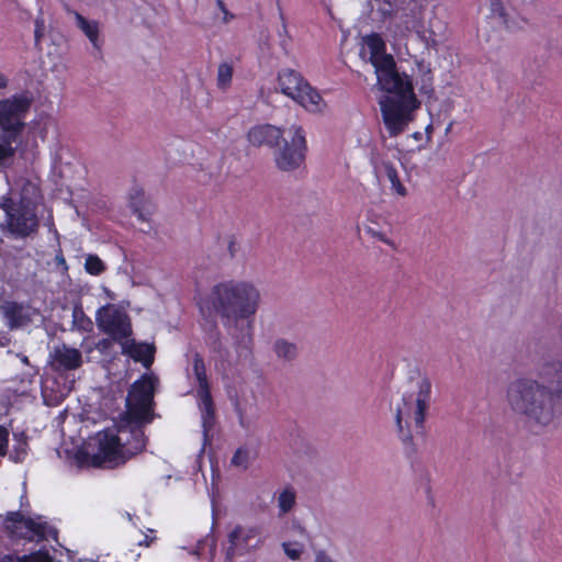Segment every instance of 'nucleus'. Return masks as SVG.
<instances>
[{"label": "nucleus", "mask_w": 562, "mask_h": 562, "mask_svg": "<svg viewBox=\"0 0 562 562\" xmlns=\"http://www.w3.org/2000/svg\"><path fill=\"white\" fill-rule=\"evenodd\" d=\"M505 401L529 431H546L555 423L562 403V362L542 359L531 372L514 378L506 386Z\"/></svg>", "instance_id": "1"}, {"label": "nucleus", "mask_w": 562, "mask_h": 562, "mask_svg": "<svg viewBox=\"0 0 562 562\" xmlns=\"http://www.w3.org/2000/svg\"><path fill=\"white\" fill-rule=\"evenodd\" d=\"M259 291L245 281H223L215 284L210 294L201 300V313L216 314L228 330L239 352L250 350L254 318L259 307Z\"/></svg>", "instance_id": "2"}, {"label": "nucleus", "mask_w": 562, "mask_h": 562, "mask_svg": "<svg viewBox=\"0 0 562 562\" xmlns=\"http://www.w3.org/2000/svg\"><path fill=\"white\" fill-rule=\"evenodd\" d=\"M378 85L386 92L379 101L383 123L391 137L402 134L419 106L411 79L396 70L395 61L375 71Z\"/></svg>", "instance_id": "3"}, {"label": "nucleus", "mask_w": 562, "mask_h": 562, "mask_svg": "<svg viewBox=\"0 0 562 562\" xmlns=\"http://www.w3.org/2000/svg\"><path fill=\"white\" fill-rule=\"evenodd\" d=\"M412 389L402 396L401 404L395 412V425L397 435L411 453H416L409 420H413L417 434H425L426 413L430 405L431 382L426 375L411 380Z\"/></svg>", "instance_id": "4"}, {"label": "nucleus", "mask_w": 562, "mask_h": 562, "mask_svg": "<svg viewBox=\"0 0 562 562\" xmlns=\"http://www.w3.org/2000/svg\"><path fill=\"white\" fill-rule=\"evenodd\" d=\"M157 383L153 373H143L132 383L126 396V416L131 424L145 426L153 422Z\"/></svg>", "instance_id": "5"}, {"label": "nucleus", "mask_w": 562, "mask_h": 562, "mask_svg": "<svg viewBox=\"0 0 562 562\" xmlns=\"http://www.w3.org/2000/svg\"><path fill=\"white\" fill-rule=\"evenodd\" d=\"M3 528L12 540H24L27 542H42L46 540H58V530L43 521L42 517L37 520L25 517L22 512H8L3 519Z\"/></svg>", "instance_id": "6"}, {"label": "nucleus", "mask_w": 562, "mask_h": 562, "mask_svg": "<svg viewBox=\"0 0 562 562\" xmlns=\"http://www.w3.org/2000/svg\"><path fill=\"white\" fill-rule=\"evenodd\" d=\"M0 209L5 213L9 232L15 237L25 238L37 232L40 223L36 206L30 199L22 196L14 201L3 195Z\"/></svg>", "instance_id": "7"}, {"label": "nucleus", "mask_w": 562, "mask_h": 562, "mask_svg": "<svg viewBox=\"0 0 562 562\" xmlns=\"http://www.w3.org/2000/svg\"><path fill=\"white\" fill-rule=\"evenodd\" d=\"M33 103L34 97L30 91H22L1 99L0 132L21 138Z\"/></svg>", "instance_id": "8"}, {"label": "nucleus", "mask_w": 562, "mask_h": 562, "mask_svg": "<svg viewBox=\"0 0 562 562\" xmlns=\"http://www.w3.org/2000/svg\"><path fill=\"white\" fill-rule=\"evenodd\" d=\"M283 94L312 113L321 112L325 106L321 94L311 87L300 72L293 69L283 74Z\"/></svg>", "instance_id": "9"}, {"label": "nucleus", "mask_w": 562, "mask_h": 562, "mask_svg": "<svg viewBox=\"0 0 562 562\" xmlns=\"http://www.w3.org/2000/svg\"><path fill=\"white\" fill-rule=\"evenodd\" d=\"M192 369L198 382L196 396L200 400L202 427L204 436L206 437L215 425V408L206 374V367L200 353L193 356Z\"/></svg>", "instance_id": "10"}, {"label": "nucleus", "mask_w": 562, "mask_h": 562, "mask_svg": "<svg viewBox=\"0 0 562 562\" xmlns=\"http://www.w3.org/2000/svg\"><path fill=\"white\" fill-rule=\"evenodd\" d=\"M262 543V532L257 526L236 525L227 536L225 562H233L236 557H243Z\"/></svg>", "instance_id": "11"}, {"label": "nucleus", "mask_w": 562, "mask_h": 562, "mask_svg": "<svg viewBox=\"0 0 562 562\" xmlns=\"http://www.w3.org/2000/svg\"><path fill=\"white\" fill-rule=\"evenodd\" d=\"M289 139H283V171L305 170L307 144L302 126L292 125L288 131Z\"/></svg>", "instance_id": "12"}, {"label": "nucleus", "mask_w": 562, "mask_h": 562, "mask_svg": "<svg viewBox=\"0 0 562 562\" xmlns=\"http://www.w3.org/2000/svg\"><path fill=\"white\" fill-rule=\"evenodd\" d=\"M126 462L125 452L119 435L113 431H104L99 439L98 451L92 454L90 464L93 468H115Z\"/></svg>", "instance_id": "13"}, {"label": "nucleus", "mask_w": 562, "mask_h": 562, "mask_svg": "<svg viewBox=\"0 0 562 562\" xmlns=\"http://www.w3.org/2000/svg\"><path fill=\"white\" fill-rule=\"evenodd\" d=\"M98 324L104 333L120 345L132 336L131 322L126 315L116 312L106 314L104 317H98Z\"/></svg>", "instance_id": "14"}, {"label": "nucleus", "mask_w": 562, "mask_h": 562, "mask_svg": "<svg viewBox=\"0 0 562 562\" xmlns=\"http://www.w3.org/2000/svg\"><path fill=\"white\" fill-rule=\"evenodd\" d=\"M122 353L133 361L142 363L145 369H150L155 361L156 347L154 344L136 341L134 338L121 342Z\"/></svg>", "instance_id": "15"}, {"label": "nucleus", "mask_w": 562, "mask_h": 562, "mask_svg": "<svg viewBox=\"0 0 562 562\" xmlns=\"http://www.w3.org/2000/svg\"><path fill=\"white\" fill-rule=\"evenodd\" d=\"M50 359L52 370L59 373L76 370L82 364L81 352L66 345L56 347L50 353Z\"/></svg>", "instance_id": "16"}, {"label": "nucleus", "mask_w": 562, "mask_h": 562, "mask_svg": "<svg viewBox=\"0 0 562 562\" xmlns=\"http://www.w3.org/2000/svg\"><path fill=\"white\" fill-rule=\"evenodd\" d=\"M363 41L370 52L369 61L375 71L393 65L394 58L385 53V43L379 34L372 33L366 36Z\"/></svg>", "instance_id": "17"}, {"label": "nucleus", "mask_w": 562, "mask_h": 562, "mask_svg": "<svg viewBox=\"0 0 562 562\" xmlns=\"http://www.w3.org/2000/svg\"><path fill=\"white\" fill-rule=\"evenodd\" d=\"M280 138L281 128L270 124L257 125L248 132V140L254 146L274 147L279 144Z\"/></svg>", "instance_id": "18"}, {"label": "nucleus", "mask_w": 562, "mask_h": 562, "mask_svg": "<svg viewBox=\"0 0 562 562\" xmlns=\"http://www.w3.org/2000/svg\"><path fill=\"white\" fill-rule=\"evenodd\" d=\"M288 447L292 456L300 461L311 459L315 454L314 448L299 429L289 431Z\"/></svg>", "instance_id": "19"}, {"label": "nucleus", "mask_w": 562, "mask_h": 562, "mask_svg": "<svg viewBox=\"0 0 562 562\" xmlns=\"http://www.w3.org/2000/svg\"><path fill=\"white\" fill-rule=\"evenodd\" d=\"M1 312L10 328H20L31 322L30 314L23 304L7 301L1 305Z\"/></svg>", "instance_id": "20"}, {"label": "nucleus", "mask_w": 562, "mask_h": 562, "mask_svg": "<svg viewBox=\"0 0 562 562\" xmlns=\"http://www.w3.org/2000/svg\"><path fill=\"white\" fill-rule=\"evenodd\" d=\"M130 206L137 218L143 222H147L148 216L154 212L153 203L145 196L144 190L138 186L131 190Z\"/></svg>", "instance_id": "21"}, {"label": "nucleus", "mask_w": 562, "mask_h": 562, "mask_svg": "<svg viewBox=\"0 0 562 562\" xmlns=\"http://www.w3.org/2000/svg\"><path fill=\"white\" fill-rule=\"evenodd\" d=\"M370 161H371V165L376 173H379L381 171V169L384 170L387 179L390 180V182L392 184V189L397 194H400L401 196L406 195V189L402 184L400 177L397 175V171L391 162L380 161L379 154L374 150L371 151Z\"/></svg>", "instance_id": "22"}, {"label": "nucleus", "mask_w": 562, "mask_h": 562, "mask_svg": "<svg viewBox=\"0 0 562 562\" xmlns=\"http://www.w3.org/2000/svg\"><path fill=\"white\" fill-rule=\"evenodd\" d=\"M143 426H137L136 429H132L130 438L122 442V449L125 452L126 461L131 458L142 453L146 449L147 437L145 436Z\"/></svg>", "instance_id": "23"}, {"label": "nucleus", "mask_w": 562, "mask_h": 562, "mask_svg": "<svg viewBox=\"0 0 562 562\" xmlns=\"http://www.w3.org/2000/svg\"><path fill=\"white\" fill-rule=\"evenodd\" d=\"M67 13L72 14L76 19L77 26L86 34L91 44L99 48V25L95 21H88L79 12L71 10L68 5H65Z\"/></svg>", "instance_id": "24"}, {"label": "nucleus", "mask_w": 562, "mask_h": 562, "mask_svg": "<svg viewBox=\"0 0 562 562\" xmlns=\"http://www.w3.org/2000/svg\"><path fill=\"white\" fill-rule=\"evenodd\" d=\"M20 138L0 132V171L14 157L16 148L13 146Z\"/></svg>", "instance_id": "25"}, {"label": "nucleus", "mask_w": 562, "mask_h": 562, "mask_svg": "<svg viewBox=\"0 0 562 562\" xmlns=\"http://www.w3.org/2000/svg\"><path fill=\"white\" fill-rule=\"evenodd\" d=\"M27 436L24 431L14 432L13 434V447L12 451L10 453V459L15 462L20 463L23 462L27 456L29 450V441Z\"/></svg>", "instance_id": "26"}, {"label": "nucleus", "mask_w": 562, "mask_h": 562, "mask_svg": "<svg viewBox=\"0 0 562 562\" xmlns=\"http://www.w3.org/2000/svg\"><path fill=\"white\" fill-rule=\"evenodd\" d=\"M85 270L87 273L98 277L106 270V266L99 256L90 254L86 257Z\"/></svg>", "instance_id": "27"}, {"label": "nucleus", "mask_w": 562, "mask_h": 562, "mask_svg": "<svg viewBox=\"0 0 562 562\" xmlns=\"http://www.w3.org/2000/svg\"><path fill=\"white\" fill-rule=\"evenodd\" d=\"M283 551L291 560H300L305 552V543L303 541H283Z\"/></svg>", "instance_id": "28"}, {"label": "nucleus", "mask_w": 562, "mask_h": 562, "mask_svg": "<svg viewBox=\"0 0 562 562\" xmlns=\"http://www.w3.org/2000/svg\"><path fill=\"white\" fill-rule=\"evenodd\" d=\"M233 78V67L227 63H222L217 69V86L221 89L227 88Z\"/></svg>", "instance_id": "29"}, {"label": "nucleus", "mask_w": 562, "mask_h": 562, "mask_svg": "<svg viewBox=\"0 0 562 562\" xmlns=\"http://www.w3.org/2000/svg\"><path fill=\"white\" fill-rule=\"evenodd\" d=\"M206 345L210 348L211 352L222 355L223 353V344L221 339V333L217 329V326L214 325L213 329L210 331V335L206 339Z\"/></svg>", "instance_id": "30"}, {"label": "nucleus", "mask_w": 562, "mask_h": 562, "mask_svg": "<svg viewBox=\"0 0 562 562\" xmlns=\"http://www.w3.org/2000/svg\"><path fill=\"white\" fill-rule=\"evenodd\" d=\"M22 562H54L53 557L48 553L46 549H40L30 554H24L21 557Z\"/></svg>", "instance_id": "31"}, {"label": "nucleus", "mask_w": 562, "mask_h": 562, "mask_svg": "<svg viewBox=\"0 0 562 562\" xmlns=\"http://www.w3.org/2000/svg\"><path fill=\"white\" fill-rule=\"evenodd\" d=\"M232 464L236 467H243L244 469L248 468L249 464V451L245 447H239L233 458H232Z\"/></svg>", "instance_id": "32"}, {"label": "nucleus", "mask_w": 562, "mask_h": 562, "mask_svg": "<svg viewBox=\"0 0 562 562\" xmlns=\"http://www.w3.org/2000/svg\"><path fill=\"white\" fill-rule=\"evenodd\" d=\"M296 499V492L294 487L286 486L283 488V514L290 512L294 505Z\"/></svg>", "instance_id": "33"}, {"label": "nucleus", "mask_w": 562, "mask_h": 562, "mask_svg": "<svg viewBox=\"0 0 562 562\" xmlns=\"http://www.w3.org/2000/svg\"><path fill=\"white\" fill-rule=\"evenodd\" d=\"M299 346L294 342L283 341V360L291 361L297 358Z\"/></svg>", "instance_id": "34"}, {"label": "nucleus", "mask_w": 562, "mask_h": 562, "mask_svg": "<svg viewBox=\"0 0 562 562\" xmlns=\"http://www.w3.org/2000/svg\"><path fill=\"white\" fill-rule=\"evenodd\" d=\"M418 36L427 48H436L438 46V40L432 31L418 32Z\"/></svg>", "instance_id": "35"}, {"label": "nucleus", "mask_w": 562, "mask_h": 562, "mask_svg": "<svg viewBox=\"0 0 562 562\" xmlns=\"http://www.w3.org/2000/svg\"><path fill=\"white\" fill-rule=\"evenodd\" d=\"M234 411L238 417V424L241 428L248 429L249 428V422L246 418V412L244 407L241 406L240 402L236 398L234 401Z\"/></svg>", "instance_id": "36"}, {"label": "nucleus", "mask_w": 562, "mask_h": 562, "mask_svg": "<svg viewBox=\"0 0 562 562\" xmlns=\"http://www.w3.org/2000/svg\"><path fill=\"white\" fill-rule=\"evenodd\" d=\"M9 430L0 425V456L5 457L8 453Z\"/></svg>", "instance_id": "37"}, {"label": "nucleus", "mask_w": 562, "mask_h": 562, "mask_svg": "<svg viewBox=\"0 0 562 562\" xmlns=\"http://www.w3.org/2000/svg\"><path fill=\"white\" fill-rule=\"evenodd\" d=\"M366 232H367V234H369L371 237H373V238H376V239L381 240L382 243H384V244H386V245H389V246L393 247L394 249L396 248V247H395V244H394L391 239H389V238H387L383 233H381V232H379V231H375V229H374V228H372V227H368V228L366 229Z\"/></svg>", "instance_id": "38"}, {"label": "nucleus", "mask_w": 562, "mask_h": 562, "mask_svg": "<svg viewBox=\"0 0 562 562\" xmlns=\"http://www.w3.org/2000/svg\"><path fill=\"white\" fill-rule=\"evenodd\" d=\"M54 262H55L56 267L61 269L63 273L68 272L69 266H68V263L65 259V256L63 254V250L60 248L56 251Z\"/></svg>", "instance_id": "39"}, {"label": "nucleus", "mask_w": 562, "mask_h": 562, "mask_svg": "<svg viewBox=\"0 0 562 562\" xmlns=\"http://www.w3.org/2000/svg\"><path fill=\"white\" fill-rule=\"evenodd\" d=\"M291 529L295 530L300 535L301 538H303V539L306 538V530L301 526V524L299 521L293 520Z\"/></svg>", "instance_id": "40"}, {"label": "nucleus", "mask_w": 562, "mask_h": 562, "mask_svg": "<svg viewBox=\"0 0 562 562\" xmlns=\"http://www.w3.org/2000/svg\"><path fill=\"white\" fill-rule=\"evenodd\" d=\"M0 562H22L21 557L14 554H4L0 558Z\"/></svg>", "instance_id": "41"}, {"label": "nucleus", "mask_w": 562, "mask_h": 562, "mask_svg": "<svg viewBox=\"0 0 562 562\" xmlns=\"http://www.w3.org/2000/svg\"><path fill=\"white\" fill-rule=\"evenodd\" d=\"M42 26H43V22H40L38 20H36V29H35L36 42H38L42 36Z\"/></svg>", "instance_id": "42"}, {"label": "nucleus", "mask_w": 562, "mask_h": 562, "mask_svg": "<svg viewBox=\"0 0 562 562\" xmlns=\"http://www.w3.org/2000/svg\"><path fill=\"white\" fill-rule=\"evenodd\" d=\"M155 540V537L145 536L143 541H139V546H146L149 547L151 542Z\"/></svg>", "instance_id": "43"}, {"label": "nucleus", "mask_w": 562, "mask_h": 562, "mask_svg": "<svg viewBox=\"0 0 562 562\" xmlns=\"http://www.w3.org/2000/svg\"><path fill=\"white\" fill-rule=\"evenodd\" d=\"M274 161L279 168H281V149L278 148L274 151Z\"/></svg>", "instance_id": "44"}, {"label": "nucleus", "mask_w": 562, "mask_h": 562, "mask_svg": "<svg viewBox=\"0 0 562 562\" xmlns=\"http://www.w3.org/2000/svg\"><path fill=\"white\" fill-rule=\"evenodd\" d=\"M222 12L224 14L223 20L225 23L229 22L234 18V15L227 9L223 10Z\"/></svg>", "instance_id": "45"}, {"label": "nucleus", "mask_w": 562, "mask_h": 562, "mask_svg": "<svg viewBox=\"0 0 562 562\" xmlns=\"http://www.w3.org/2000/svg\"><path fill=\"white\" fill-rule=\"evenodd\" d=\"M7 86H8V78L3 74H0V90L4 89Z\"/></svg>", "instance_id": "46"}, {"label": "nucleus", "mask_w": 562, "mask_h": 562, "mask_svg": "<svg viewBox=\"0 0 562 562\" xmlns=\"http://www.w3.org/2000/svg\"><path fill=\"white\" fill-rule=\"evenodd\" d=\"M228 251L231 254V257L235 256L236 249H235V241L231 240L228 245Z\"/></svg>", "instance_id": "47"}, {"label": "nucleus", "mask_w": 562, "mask_h": 562, "mask_svg": "<svg viewBox=\"0 0 562 562\" xmlns=\"http://www.w3.org/2000/svg\"><path fill=\"white\" fill-rule=\"evenodd\" d=\"M273 497L278 502V505L281 507V493L278 494V492H274Z\"/></svg>", "instance_id": "48"}, {"label": "nucleus", "mask_w": 562, "mask_h": 562, "mask_svg": "<svg viewBox=\"0 0 562 562\" xmlns=\"http://www.w3.org/2000/svg\"><path fill=\"white\" fill-rule=\"evenodd\" d=\"M274 349H276L277 353L280 355V352H281V342L279 340H277L274 342Z\"/></svg>", "instance_id": "49"}, {"label": "nucleus", "mask_w": 562, "mask_h": 562, "mask_svg": "<svg viewBox=\"0 0 562 562\" xmlns=\"http://www.w3.org/2000/svg\"><path fill=\"white\" fill-rule=\"evenodd\" d=\"M216 4H217V7L220 8L221 11L226 9L225 3L222 0H217Z\"/></svg>", "instance_id": "50"}, {"label": "nucleus", "mask_w": 562, "mask_h": 562, "mask_svg": "<svg viewBox=\"0 0 562 562\" xmlns=\"http://www.w3.org/2000/svg\"><path fill=\"white\" fill-rule=\"evenodd\" d=\"M81 315H83L82 312H80ZM82 319H85V322L87 323V326H91V321L87 319L85 316H82Z\"/></svg>", "instance_id": "51"}, {"label": "nucleus", "mask_w": 562, "mask_h": 562, "mask_svg": "<svg viewBox=\"0 0 562 562\" xmlns=\"http://www.w3.org/2000/svg\"><path fill=\"white\" fill-rule=\"evenodd\" d=\"M22 361H23L24 363H29V359H27V357H26V356H23V357H22Z\"/></svg>", "instance_id": "52"}, {"label": "nucleus", "mask_w": 562, "mask_h": 562, "mask_svg": "<svg viewBox=\"0 0 562 562\" xmlns=\"http://www.w3.org/2000/svg\"><path fill=\"white\" fill-rule=\"evenodd\" d=\"M451 126H452V123H450V124L448 125V127L446 128V133H449V132H450Z\"/></svg>", "instance_id": "53"}, {"label": "nucleus", "mask_w": 562, "mask_h": 562, "mask_svg": "<svg viewBox=\"0 0 562 562\" xmlns=\"http://www.w3.org/2000/svg\"><path fill=\"white\" fill-rule=\"evenodd\" d=\"M277 78H278V80L281 79V74L280 72H278Z\"/></svg>", "instance_id": "54"}, {"label": "nucleus", "mask_w": 562, "mask_h": 562, "mask_svg": "<svg viewBox=\"0 0 562 562\" xmlns=\"http://www.w3.org/2000/svg\"><path fill=\"white\" fill-rule=\"evenodd\" d=\"M74 315H75V318H77L78 312H77V311H75V312H74Z\"/></svg>", "instance_id": "55"}]
</instances>
